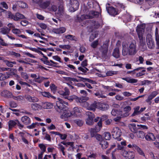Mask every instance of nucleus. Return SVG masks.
<instances>
[{
  "label": "nucleus",
  "mask_w": 159,
  "mask_h": 159,
  "mask_svg": "<svg viewBox=\"0 0 159 159\" xmlns=\"http://www.w3.org/2000/svg\"><path fill=\"white\" fill-rule=\"evenodd\" d=\"M58 100L56 102L55 107L56 110L61 114V118H68L71 116L72 113L68 111V107L65 105H68V102L59 98H58Z\"/></svg>",
  "instance_id": "1"
},
{
  "label": "nucleus",
  "mask_w": 159,
  "mask_h": 159,
  "mask_svg": "<svg viewBox=\"0 0 159 159\" xmlns=\"http://www.w3.org/2000/svg\"><path fill=\"white\" fill-rule=\"evenodd\" d=\"M137 52L136 49V43L132 42L128 48L123 46L122 54L123 56L134 55Z\"/></svg>",
  "instance_id": "2"
},
{
  "label": "nucleus",
  "mask_w": 159,
  "mask_h": 159,
  "mask_svg": "<svg viewBox=\"0 0 159 159\" xmlns=\"http://www.w3.org/2000/svg\"><path fill=\"white\" fill-rule=\"evenodd\" d=\"M99 15V13L98 11H89L88 15L83 14L79 17H78V19L80 21L87 19H92L93 18L98 17Z\"/></svg>",
  "instance_id": "3"
},
{
  "label": "nucleus",
  "mask_w": 159,
  "mask_h": 159,
  "mask_svg": "<svg viewBox=\"0 0 159 159\" xmlns=\"http://www.w3.org/2000/svg\"><path fill=\"white\" fill-rule=\"evenodd\" d=\"M111 115L114 116H117L114 119L115 121L118 122L120 120L122 117L123 111L121 109H113L111 111Z\"/></svg>",
  "instance_id": "4"
},
{
  "label": "nucleus",
  "mask_w": 159,
  "mask_h": 159,
  "mask_svg": "<svg viewBox=\"0 0 159 159\" xmlns=\"http://www.w3.org/2000/svg\"><path fill=\"white\" fill-rule=\"evenodd\" d=\"M112 135L113 138L118 141H120L122 138L120 137L122 132L120 129L118 127L114 128L112 131Z\"/></svg>",
  "instance_id": "5"
},
{
  "label": "nucleus",
  "mask_w": 159,
  "mask_h": 159,
  "mask_svg": "<svg viewBox=\"0 0 159 159\" xmlns=\"http://www.w3.org/2000/svg\"><path fill=\"white\" fill-rule=\"evenodd\" d=\"M102 127V119H100L99 121L97 123L94 128L91 129L90 130V134L91 137H95L97 135L98 132L100 130L101 128Z\"/></svg>",
  "instance_id": "6"
},
{
  "label": "nucleus",
  "mask_w": 159,
  "mask_h": 159,
  "mask_svg": "<svg viewBox=\"0 0 159 159\" xmlns=\"http://www.w3.org/2000/svg\"><path fill=\"white\" fill-rule=\"evenodd\" d=\"M69 4L70 10L71 12H74L79 8L80 4L77 0H70Z\"/></svg>",
  "instance_id": "7"
},
{
  "label": "nucleus",
  "mask_w": 159,
  "mask_h": 159,
  "mask_svg": "<svg viewBox=\"0 0 159 159\" xmlns=\"http://www.w3.org/2000/svg\"><path fill=\"white\" fill-rule=\"evenodd\" d=\"M131 126L132 127L130 128L131 130L134 133H136L139 129L144 130L148 129V127L146 125H138L137 126L139 127L137 128L136 126V125L133 123L131 124Z\"/></svg>",
  "instance_id": "8"
},
{
  "label": "nucleus",
  "mask_w": 159,
  "mask_h": 159,
  "mask_svg": "<svg viewBox=\"0 0 159 159\" xmlns=\"http://www.w3.org/2000/svg\"><path fill=\"white\" fill-rule=\"evenodd\" d=\"M8 130L10 131L13 128L15 127L17 125L19 129H20V123L18 120H11L8 122Z\"/></svg>",
  "instance_id": "9"
},
{
  "label": "nucleus",
  "mask_w": 159,
  "mask_h": 159,
  "mask_svg": "<svg viewBox=\"0 0 159 159\" xmlns=\"http://www.w3.org/2000/svg\"><path fill=\"white\" fill-rule=\"evenodd\" d=\"M106 9L108 13L112 16H115L119 13L117 8L113 7H106Z\"/></svg>",
  "instance_id": "10"
},
{
  "label": "nucleus",
  "mask_w": 159,
  "mask_h": 159,
  "mask_svg": "<svg viewBox=\"0 0 159 159\" xmlns=\"http://www.w3.org/2000/svg\"><path fill=\"white\" fill-rule=\"evenodd\" d=\"M2 94L6 98H9L12 97L14 99L16 100L20 99V96L19 95L17 96H13L12 93L7 90L3 91L2 92Z\"/></svg>",
  "instance_id": "11"
},
{
  "label": "nucleus",
  "mask_w": 159,
  "mask_h": 159,
  "mask_svg": "<svg viewBox=\"0 0 159 159\" xmlns=\"http://www.w3.org/2000/svg\"><path fill=\"white\" fill-rule=\"evenodd\" d=\"M123 156L126 159H134L135 156V154L132 151L128 152L124 151L123 152Z\"/></svg>",
  "instance_id": "12"
},
{
  "label": "nucleus",
  "mask_w": 159,
  "mask_h": 159,
  "mask_svg": "<svg viewBox=\"0 0 159 159\" xmlns=\"http://www.w3.org/2000/svg\"><path fill=\"white\" fill-rule=\"evenodd\" d=\"M146 41L148 47L149 48L152 49L154 48L155 47L153 39L150 35L147 36Z\"/></svg>",
  "instance_id": "13"
},
{
  "label": "nucleus",
  "mask_w": 159,
  "mask_h": 159,
  "mask_svg": "<svg viewBox=\"0 0 159 159\" xmlns=\"http://www.w3.org/2000/svg\"><path fill=\"white\" fill-rule=\"evenodd\" d=\"M145 135V139L149 141H154L156 139V138L154 134L150 132H147Z\"/></svg>",
  "instance_id": "14"
},
{
  "label": "nucleus",
  "mask_w": 159,
  "mask_h": 159,
  "mask_svg": "<svg viewBox=\"0 0 159 159\" xmlns=\"http://www.w3.org/2000/svg\"><path fill=\"white\" fill-rule=\"evenodd\" d=\"M50 3L51 2L49 1H43V0L41 2H40L39 6L40 8L42 9H46L48 8V7L50 6Z\"/></svg>",
  "instance_id": "15"
},
{
  "label": "nucleus",
  "mask_w": 159,
  "mask_h": 159,
  "mask_svg": "<svg viewBox=\"0 0 159 159\" xmlns=\"http://www.w3.org/2000/svg\"><path fill=\"white\" fill-rule=\"evenodd\" d=\"M98 108L102 111H105L108 109L109 107L108 105L106 103H103L101 102H98Z\"/></svg>",
  "instance_id": "16"
},
{
  "label": "nucleus",
  "mask_w": 159,
  "mask_h": 159,
  "mask_svg": "<svg viewBox=\"0 0 159 159\" xmlns=\"http://www.w3.org/2000/svg\"><path fill=\"white\" fill-rule=\"evenodd\" d=\"M64 91L60 90L58 91V93L60 95L63 96V97H66V96H69L70 94V92L68 88L67 87H65L64 88Z\"/></svg>",
  "instance_id": "17"
},
{
  "label": "nucleus",
  "mask_w": 159,
  "mask_h": 159,
  "mask_svg": "<svg viewBox=\"0 0 159 159\" xmlns=\"http://www.w3.org/2000/svg\"><path fill=\"white\" fill-rule=\"evenodd\" d=\"M66 31L65 27H61L59 28H54L53 29V32L56 34H61L64 33Z\"/></svg>",
  "instance_id": "18"
},
{
  "label": "nucleus",
  "mask_w": 159,
  "mask_h": 159,
  "mask_svg": "<svg viewBox=\"0 0 159 159\" xmlns=\"http://www.w3.org/2000/svg\"><path fill=\"white\" fill-rule=\"evenodd\" d=\"M40 93L41 94L43 97L48 98H49L55 99L56 98L52 96L49 92H41Z\"/></svg>",
  "instance_id": "19"
},
{
  "label": "nucleus",
  "mask_w": 159,
  "mask_h": 159,
  "mask_svg": "<svg viewBox=\"0 0 159 159\" xmlns=\"http://www.w3.org/2000/svg\"><path fill=\"white\" fill-rule=\"evenodd\" d=\"M19 14V13H16V15H15L11 13L10 11H8L7 14V17L11 19H13L14 20H18L20 18L17 16L16 14Z\"/></svg>",
  "instance_id": "20"
},
{
  "label": "nucleus",
  "mask_w": 159,
  "mask_h": 159,
  "mask_svg": "<svg viewBox=\"0 0 159 159\" xmlns=\"http://www.w3.org/2000/svg\"><path fill=\"white\" fill-rule=\"evenodd\" d=\"M98 102L94 101L93 103L88 106L87 109L89 110H92L94 111L97 107L98 106Z\"/></svg>",
  "instance_id": "21"
},
{
  "label": "nucleus",
  "mask_w": 159,
  "mask_h": 159,
  "mask_svg": "<svg viewBox=\"0 0 159 159\" xmlns=\"http://www.w3.org/2000/svg\"><path fill=\"white\" fill-rule=\"evenodd\" d=\"M53 104L48 102H43L42 103V107L44 109H49L53 107Z\"/></svg>",
  "instance_id": "22"
},
{
  "label": "nucleus",
  "mask_w": 159,
  "mask_h": 159,
  "mask_svg": "<svg viewBox=\"0 0 159 159\" xmlns=\"http://www.w3.org/2000/svg\"><path fill=\"white\" fill-rule=\"evenodd\" d=\"M131 110V107L129 106H127L124 108L123 110L124 113H123L122 117H126L129 116V112Z\"/></svg>",
  "instance_id": "23"
},
{
  "label": "nucleus",
  "mask_w": 159,
  "mask_h": 159,
  "mask_svg": "<svg viewBox=\"0 0 159 159\" xmlns=\"http://www.w3.org/2000/svg\"><path fill=\"white\" fill-rule=\"evenodd\" d=\"M7 68V70L8 71L6 73L7 76H9V78L11 76H12L13 75H15V76H16H16H18V75H16L14 72V71L15 70V69L13 68Z\"/></svg>",
  "instance_id": "24"
},
{
  "label": "nucleus",
  "mask_w": 159,
  "mask_h": 159,
  "mask_svg": "<svg viewBox=\"0 0 159 159\" xmlns=\"http://www.w3.org/2000/svg\"><path fill=\"white\" fill-rule=\"evenodd\" d=\"M21 120L22 122L26 125H29L30 123V119L27 116L22 117Z\"/></svg>",
  "instance_id": "25"
},
{
  "label": "nucleus",
  "mask_w": 159,
  "mask_h": 159,
  "mask_svg": "<svg viewBox=\"0 0 159 159\" xmlns=\"http://www.w3.org/2000/svg\"><path fill=\"white\" fill-rule=\"evenodd\" d=\"M136 31L139 38L143 37L144 30L143 29L137 26L136 29Z\"/></svg>",
  "instance_id": "26"
},
{
  "label": "nucleus",
  "mask_w": 159,
  "mask_h": 159,
  "mask_svg": "<svg viewBox=\"0 0 159 159\" xmlns=\"http://www.w3.org/2000/svg\"><path fill=\"white\" fill-rule=\"evenodd\" d=\"M30 102H37L39 101V99L35 97H32L30 95H28L26 98Z\"/></svg>",
  "instance_id": "27"
},
{
  "label": "nucleus",
  "mask_w": 159,
  "mask_h": 159,
  "mask_svg": "<svg viewBox=\"0 0 159 159\" xmlns=\"http://www.w3.org/2000/svg\"><path fill=\"white\" fill-rule=\"evenodd\" d=\"M32 110L34 111H39L42 109V106L37 103H33L31 104Z\"/></svg>",
  "instance_id": "28"
},
{
  "label": "nucleus",
  "mask_w": 159,
  "mask_h": 159,
  "mask_svg": "<svg viewBox=\"0 0 159 159\" xmlns=\"http://www.w3.org/2000/svg\"><path fill=\"white\" fill-rule=\"evenodd\" d=\"M133 146L135 150L137 151V152L139 155L143 157L145 156V155L144 153L141 148H139L136 144L134 145Z\"/></svg>",
  "instance_id": "29"
},
{
  "label": "nucleus",
  "mask_w": 159,
  "mask_h": 159,
  "mask_svg": "<svg viewBox=\"0 0 159 159\" xmlns=\"http://www.w3.org/2000/svg\"><path fill=\"white\" fill-rule=\"evenodd\" d=\"M112 55L116 58H118L120 57V52L118 48H115L112 53Z\"/></svg>",
  "instance_id": "30"
},
{
  "label": "nucleus",
  "mask_w": 159,
  "mask_h": 159,
  "mask_svg": "<svg viewBox=\"0 0 159 159\" xmlns=\"http://www.w3.org/2000/svg\"><path fill=\"white\" fill-rule=\"evenodd\" d=\"M122 79L123 80L126 81L128 83H136L138 81V80L137 79H131L129 77L123 78H122Z\"/></svg>",
  "instance_id": "31"
},
{
  "label": "nucleus",
  "mask_w": 159,
  "mask_h": 159,
  "mask_svg": "<svg viewBox=\"0 0 159 159\" xmlns=\"http://www.w3.org/2000/svg\"><path fill=\"white\" fill-rule=\"evenodd\" d=\"M40 60L41 61L43 62L44 64H45L46 65L55 67H58V66L56 65H53L52 64L50 63V61H48V59H45V60H44V58H41L40 59Z\"/></svg>",
  "instance_id": "32"
},
{
  "label": "nucleus",
  "mask_w": 159,
  "mask_h": 159,
  "mask_svg": "<svg viewBox=\"0 0 159 159\" xmlns=\"http://www.w3.org/2000/svg\"><path fill=\"white\" fill-rule=\"evenodd\" d=\"M100 144L101 145L102 149H106L108 146V143L105 140L103 139L100 143Z\"/></svg>",
  "instance_id": "33"
},
{
  "label": "nucleus",
  "mask_w": 159,
  "mask_h": 159,
  "mask_svg": "<svg viewBox=\"0 0 159 159\" xmlns=\"http://www.w3.org/2000/svg\"><path fill=\"white\" fill-rule=\"evenodd\" d=\"M3 61L5 63L7 66L9 67H11L13 66V64H16L15 61H9L7 60H3Z\"/></svg>",
  "instance_id": "34"
},
{
  "label": "nucleus",
  "mask_w": 159,
  "mask_h": 159,
  "mask_svg": "<svg viewBox=\"0 0 159 159\" xmlns=\"http://www.w3.org/2000/svg\"><path fill=\"white\" fill-rule=\"evenodd\" d=\"M137 135L138 138L143 139L145 137V133L143 131L140 130L138 131L137 132Z\"/></svg>",
  "instance_id": "35"
},
{
  "label": "nucleus",
  "mask_w": 159,
  "mask_h": 159,
  "mask_svg": "<svg viewBox=\"0 0 159 159\" xmlns=\"http://www.w3.org/2000/svg\"><path fill=\"white\" fill-rule=\"evenodd\" d=\"M1 76H0V80L4 81L6 79L9 78V76H7L6 72L4 73H0Z\"/></svg>",
  "instance_id": "36"
},
{
  "label": "nucleus",
  "mask_w": 159,
  "mask_h": 159,
  "mask_svg": "<svg viewBox=\"0 0 159 159\" xmlns=\"http://www.w3.org/2000/svg\"><path fill=\"white\" fill-rule=\"evenodd\" d=\"M48 79V78H45L43 77L38 76V78L34 79V81L39 83H40L44 80Z\"/></svg>",
  "instance_id": "37"
},
{
  "label": "nucleus",
  "mask_w": 159,
  "mask_h": 159,
  "mask_svg": "<svg viewBox=\"0 0 159 159\" xmlns=\"http://www.w3.org/2000/svg\"><path fill=\"white\" fill-rule=\"evenodd\" d=\"M139 109L140 107L138 106L134 108V112L131 115L132 116H134L136 115H138L139 114Z\"/></svg>",
  "instance_id": "38"
},
{
  "label": "nucleus",
  "mask_w": 159,
  "mask_h": 159,
  "mask_svg": "<svg viewBox=\"0 0 159 159\" xmlns=\"http://www.w3.org/2000/svg\"><path fill=\"white\" fill-rule=\"evenodd\" d=\"M75 97L74 98V100L77 102L83 103L86 101L84 97L79 98L76 96H75Z\"/></svg>",
  "instance_id": "39"
},
{
  "label": "nucleus",
  "mask_w": 159,
  "mask_h": 159,
  "mask_svg": "<svg viewBox=\"0 0 159 159\" xmlns=\"http://www.w3.org/2000/svg\"><path fill=\"white\" fill-rule=\"evenodd\" d=\"M57 6L54 5H52L51 6H50L48 7V9L50 11L55 12L57 10Z\"/></svg>",
  "instance_id": "40"
},
{
  "label": "nucleus",
  "mask_w": 159,
  "mask_h": 159,
  "mask_svg": "<svg viewBox=\"0 0 159 159\" xmlns=\"http://www.w3.org/2000/svg\"><path fill=\"white\" fill-rule=\"evenodd\" d=\"M39 147L42 151L41 152L44 153L46 151V147L45 145L43 143H40L39 144Z\"/></svg>",
  "instance_id": "41"
},
{
  "label": "nucleus",
  "mask_w": 159,
  "mask_h": 159,
  "mask_svg": "<svg viewBox=\"0 0 159 159\" xmlns=\"http://www.w3.org/2000/svg\"><path fill=\"white\" fill-rule=\"evenodd\" d=\"M93 119L88 117L86 121V123L89 125H92L94 123Z\"/></svg>",
  "instance_id": "42"
},
{
  "label": "nucleus",
  "mask_w": 159,
  "mask_h": 159,
  "mask_svg": "<svg viewBox=\"0 0 159 159\" xmlns=\"http://www.w3.org/2000/svg\"><path fill=\"white\" fill-rule=\"evenodd\" d=\"M154 97L150 94L148 97V98L146 100V102L149 103V105H151L152 102L151 100L153 99Z\"/></svg>",
  "instance_id": "43"
},
{
  "label": "nucleus",
  "mask_w": 159,
  "mask_h": 159,
  "mask_svg": "<svg viewBox=\"0 0 159 159\" xmlns=\"http://www.w3.org/2000/svg\"><path fill=\"white\" fill-rule=\"evenodd\" d=\"M104 138L106 140H109L111 138V135L109 132H105L104 133Z\"/></svg>",
  "instance_id": "44"
},
{
  "label": "nucleus",
  "mask_w": 159,
  "mask_h": 159,
  "mask_svg": "<svg viewBox=\"0 0 159 159\" xmlns=\"http://www.w3.org/2000/svg\"><path fill=\"white\" fill-rule=\"evenodd\" d=\"M124 20L126 22H129L130 21L132 16L129 15H126L124 17Z\"/></svg>",
  "instance_id": "45"
},
{
  "label": "nucleus",
  "mask_w": 159,
  "mask_h": 159,
  "mask_svg": "<svg viewBox=\"0 0 159 159\" xmlns=\"http://www.w3.org/2000/svg\"><path fill=\"white\" fill-rule=\"evenodd\" d=\"M75 95H73L70 96H66V97H64V98L65 99H67L70 102H72L73 100H74V98H75Z\"/></svg>",
  "instance_id": "46"
},
{
  "label": "nucleus",
  "mask_w": 159,
  "mask_h": 159,
  "mask_svg": "<svg viewBox=\"0 0 159 159\" xmlns=\"http://www.w3.org/2000/svg\"><path fill=\"white\" fill-rule=\"evenodd\" d=\"M82 111V109L80 107H75L73 108V111L74 114L81 113Z\"/></svg>",
  "instance_id": "47"
},
{
  "label": "nucleus",
  "mask_w": 159,
  "mask_h": 159,
  "mask_svg": "<svg viewBox=\"0 0 159 159\" xmlns=\"http://www.w3.org/2000/svg\"><path fill=\"white\" fill-rule=\"evenodd\" d=\"M64 7L63 3H60L58 7V11L61 14L63 13L64 11Z\"/></svg>",
  "instance_id": "48"
},
{
  "label": "nucleus",
  "mask_w": 159,
  "mask_h": 159,
  "mask_svg": "<svg viewBox=\"0 0 159 159\" xmlns=\"http://www.w3.org/2000/svg\"><path fill=\"white\" fill-rule=\"evenodd\" d=\"M139 43L141 46H143L145 44V39L143 37L139 38Z\"/></svg>",
  "instance_id": "49"
},
{
  "label": "nucleus",
  "mask_w": 159,
  "mask_h": 159,
  "mask_svg": "<svg viewBox=\"0 0 159 159\" xmlns=\"http://www.w3.org/2000/svg\"><path fill=\"white\" fill-rule=\"evenodd\" d=\"M59 47L60 48L64 50H65L66 49L67 50H69L71 48V46L69 45H59Z\"/></svg>",
  "instance_id": "50"
},
{
  "label": "nucleus",
  "mask_w": 159,
  "mask_h": 159,
  "mask_svg": "<svg viewBox=\"0 0 159 159\" xmlns=\"http://www.w3.org/2000/svg\"><path fill=\"white\" fill-rule=\"evenodd\" d=\"M10 29L7 28H3L1 29V32L3 34H6L8 33Z\"/></svg>",
  "instance_id": "51"
},
{
  "label": "nucleus",
  "mask_w": 159,
  "mask_h": 159,
  "mask_svg": "<svg viewBox=\"0 0 159 159\" xmlns=\"http://www.w3.org/2000/svg\"><path fill=\"white\" fill-rule=\"evenodd\" d=\"M98 44V41L97 40L93 42L91 44V47L93 48H97V46Z\"/></svg>",
  "instance_id": "52"
},
{
  "label": "nucleus",
  "mask_w": 159,
  "mask_h": 159,
  "mask_svg": "<svg viewBox=\"0 0 159 159\" xmlns=\"http://www.w3.org/2000/svg\"><path fill=\"white\" fill-rule=\"evenodd\" d=\"M50 88L52 92L53 93L56 92L57 89V87L54 84H51L50 85Z\"/></svg>",
  "instance_id": "53"
},
{
  "label": "nucleus",
  "mask_w": 159,
  "mask_h": 159,
  "mask_svg": "<svg viewBox=\"0 0 159 159\" xmlns=\"http://www.w3.org/2000/svg\"><path fill=\"white\" fill-rule=\"evenodd\" d=\"M145 69V68L144 67H139L136 69H134L133 70L129 71H127V73L128 74H130V73H132V72H134V71H139L140 70H141V69Z\"/></svg>",
  "instance_id": "54"
},
{
  "label": "nucleus",
  "mask_w": 159,
  "mask_h": 159,
  "mask_svg": "<svg viewBox=\"0 0 159 159\" xmlns=\"http://www.w3.org/2000/svg\"><path fill=\"white\" fill-rule=\"evenodd\" d=\"M145 71V70H143L140 72L136 73V76L137 77H139L143 76L145 75V73H144V72Z\"/></svg>",
  "instance_id": "55"
},
{
  "label": "nucleus",
  "mask_w": 159,
  "mask_h": 159,
  "mask_svg": "<svg viewBox=\"0 0 159 159\" xmlns=\"http://www.w3.org/2000/svg\"><path fill=\"white\" fill-rule=\"evenodd\" d=\"M86 114L88 116V117L91 118H94L95 117V115L93 113L89 111H87L86 113Z\"/></svg>",
  "instance_id": "56"
},
{
  "label": "nucleus",
  "mask_w": 159,
  "mask_h": 159,
  "mask_svg": "<svg viewBox=\"0 0 159 159\" xmlns=\"http://www.w3.org/2000/svg\"><path fill=\"white\" fill-rule=\"evenodd\" d=\"M108 52V49L105 48L103 49L102 51V57H105L107 55Z\"/></svg>",
  "instance_id": "57"
},
{
  "label": "nucleus",
  "mask_w": 159,
  "mask_h": 159,
  "mask_svg": "<svg viewBox=\"0 0 159 159\" xmlns=\"http://www.w3.org/2000/svg\"><path fill=\"white\" fill-rule=\"evenodd\" d=\"M58 135H59L60 138V139L62 140H65L67 138V135L66 134H64L63 135L61 134L60 133L58 132Z\"/></svg>",
  "instance_id": "58"
},
{
  "label": "nucleus",
  "mask_w": 159,
  "mask_h": 159,
  "mask_svg": "<svg viewBox=\"0 0 159 159\" xmlns=\"http://www.w3.org/2000/svg\"><path fill=\"white\" fill-rule=\"evenodd\" d=\"M75 122L77 124V125L79 126H82L84 123V122L83 121L80 120H76Z\"/></svg>",
  "instance_id": "59"
},
{
  "label": "nucleus",
  "mask_w": 159,
  "mask_h": 159,
  "mask_svg": "<svg viewBox=\"0 0 159 159\" xmlns=\"http://www.w3.org/2000/svg\"><path fill=\"white\" fill-rule=\"evenodd\" d=\"M28 7V5L26 3L20 1V8H27Z\"/></svg>",
  "instance_id": "60"
},
{
  "label": "nucleus",
  "mask_w": 159,
  "mask_h": 159,
  "mask_svg": "<svg viewBox=\"0 0 159 159\" xmlns=\"http://www.w3.org/2000/svg\"><path fill=\"white\" fill-rule=\"evenodd\" d=\"M66 66L71 70H74L75 72H76V68L74 66L70 64L67 65Z\"/></svg>",
  "instance_id": "61"
},
{
  "label": "nucleus",
  "mask_w": 159,
  "mask_h": 159,
  "mask_svg": "<svg viewBox=\"0 0 159 159\" xmlns=\"http://www.w3.org/2000/svg\"><path fill=\"white\" fill-rule=\"evenodd\" d=\"M52 58L56 61H58L60 63H62V62L61 61V58L57 55H56L52 56Z\"/></svg>",
  "instance_id": "62"
},
{
  "label": "nucleus",
  "mask_w": 159,
  "mask_h": 159,
  "mask_svg": "<svg viewBox=\"0 0 159 159\" xmlns=\"http://www.w3.org/2000/svg\"><path fill=\"white\" fill-rule=\"evenodd\" d=\"M10 54L11 56H14L16 57H20V54L12 51L10 52Z\"/></svg>",
  "instance_id": "63"
},
{
  "label": "nucleus",
  "mask_w": 159,
  "mask_h": 159,
  "mask_svg": "<svg viewBox=\"0 0 159 159\" xmlns=\"http://www.w3.org/2000/svg\"><path fill=\"white\" fill-rule=\"evenodd\" d=\"M81 65L83 67H85L88 65V60L85 59L81 63Z\"/></svg>",
  "instance_id": "64"
}]
</instances>
